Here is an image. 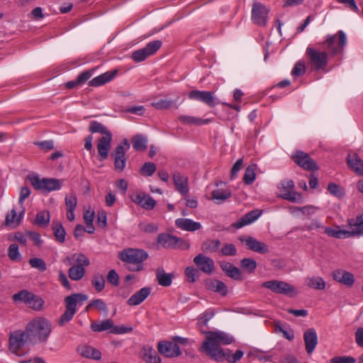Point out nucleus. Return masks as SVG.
Masks as SVG:
<instances>
[{
  "label": "nucleus",
  "mask_w": 363,
  "mask_h": 363,
  "mask_svg": "<svg viewBox=\"0 0 363 363\" xmlns=\"http://www.w3.org/2000/svg\"><path fill=\"white\" fill-rule=\"evenodd\" d=\"M221 245V242L219 240H206L201 247V250L204 253H214L218 251Z\"/></svg>",
  "instance_id": "58836bf2"
},
{
  "label": "nucleus",
  "mask_w": 363,
  "mask_h": 363,
  "mask_svg": "<svg viewBox=\"0 0 363 363\" xmlns=\"http://www.w3.org/2000/svg\"><path fill=\"white\" fill-rule=\"evenodd\" d=\"M29 180L35 189L44 193L59 190L62 187V181L55 178L40 179L38 176L35 175L29 177Z\"/></svg>",
  "instance_id": "0eeeda50"
},
{
  "label": "nucleus",
  "mask_w": 363,
  "mask_h": 363,
  "mask_svg": "<svg viewBox=\"0 0 363 363\" xmlns=\"http://www.w3.org/2000/svg\"><path fill=\"white\" fill-rule=\"evenodd\" d=\"M147 257V252L142 249L127 248L118 253V258L122 262L131 264L128 269L132 272H139L143 270V262Z\"/></svg>",
  "instance_id": "20e7f679"
},
{
  "label": "nucleus",
  "mask_w": 363,
  "mask_h": 363,
  "mask_svg": "<svg viewBox=\"0 0 363 363\" xmlns=\"http://www.w3.org/2000/svg\"><path fill=\"white\" fill-rule=\"evenodd\" d=\"M206 289L219 293L223 296H225L228 294V289L226 285L221 281L218 279H210L206 282Z\"/></svg>",
  "instance_id": "2f4dec72"
},
{
  "label": "nucleus",
  "mask_w": 363,
  "mask_h": 363,
  "mask_svg": "<svg viewBox=\"0 0 363 363\" xmlns=\"http://www.w3.org/2000/svg\"><path fill=\"white\" fill-rule=\"evenodd\" d=\"M303 339L307 353L311 354L318 344V336L315 329L311 328L307 330L304 333Z\"/></svg>",
  "instance_id": "cd10ccee"
},
{
  "label": "nucleus",
  "mask_w": 363,
  "mask_h": 363,
  "mask_svg": "<svg viewBox=\"0 0 363 363\" xmlns=\"http://www.w3.org/2000/svg\"><path fill=\"white\" fill-rule=\"evenodd\" d=\"M157 242L164 248L187 250L190 247V245L184 240L167 233L159 234L157 238Z\"/></svg>",
  "instance_id": "1a4fd4ad"
},
{
  "label": "nucleus",
  "mask_w": 363,
  "mask_h": 363,
  "mask_svg": "<svg viewBox=\"0 0 363 363\" xmlns=\"http://www.w3.org/2000/svg\"><path fill=\"white\" fill-rule=\"evenodd\" d=\"M194 262L203 273L210 274L213 272V260L211 258L203 255V254H199L196 255L194 258Z\"/></svg>",
  "instance_id": "aec40b11"
},
{
  "label": "nucleus",
  "mask_w": 363,
  "mask_h": 363,
  "mask_svg": "<svg viewBox=\"0 0 363 363\" xmlns=\"http://www.w3.org/2000/svg\"><path fill=\"white\" fill-rule=\"evenodd\" d=\"M117 74V70L106 72L104 74L94 77L89 82V85L91 86H99L111 81Z\"/></svg>",
  "instance_id": "7c9ffc66"
},
{
  "label": "nucleus",
  "mask_w": 363,
  "mask_h": 363,
  "mask_svg": "<svg viewBox=\"0 0 363 363\" xmlns=\"http://www.w3.org/2000/svg\"><path fill=\"white\" fill-rule=\"evenodd\" d=\"M262 214V211L256 209L247 213L245 216L240 218L238 220L233 223L232 226L235 228L239 229L245 225H249L256 220Z\"/></svg>",
  "instance_id": "5701e85b"
},
{
  "label": "nucleus",
  "mask_w": 363,
  "mask_h": 363,
  "mask_svg": "<svg viewBox=\"0 0 363 363\" xmlns=\"http://www.w3.org/2000/svg\"><path fill=\"white\" fill-rule=\"evenodd\" d=\"M77 203V199L74 194H69L65 197L67 210H74Z\"/></svg>",
  "instance_id": "680f3d73"
},
{
  "label": "nucleus",
  "mask_w": 363,
  "mask_h": 363,
  "mask_svg": "<svg viewBox=\"0 0 363 363\" xmlns=\"http://www.w3.org/2000/svg\"><path fill=\"white\" fill-rule=\"evenodd\" d=\"M151 288L145 286L135 292L127 301L128 306H135L143 302L150 294Z\"/></svg>",
  "instance_id": "a878e982"
},
{
  "label": "nucleus",
  "mask_w": 363,
  "mask_h": 363,
  "mask_svg": "<svg viewBox=\"0 0 363 363\" xmlns=\"http://www.w3.org/2000/svg\"><path fill=\"white\" fill-rule=\"evenodd\" d=\"M280 196L291 202H299L302 199L301 194L294 191V184L291 179L282 180L279 186Z\"/></svg>",
  "instance_id": "f8f14e48"
},
{
  "label": "nucleus",
  "mask_w": 363,
  "mask_h": 363,
  "mask_svg": "<svg viewBox=\"0 0 363 363\" xmlns=\"http://www.w3.org/2000/svg\"><path fill=\"white\" fill-rule=\"evenodd\" d=\"M50 222V213L47 211L38 212L35 218V223L40 226H45Z\"/></svg>",
  "instance_id": "4d7b16f0"
},
{
  "label": "nucleus",
  "mask_w": 363,
  "mask_h": 363,
  "mask_svg": "<svg viewBox=\"0 0 363 363\" xmlns=\"http://www.w3.org/2000/svg\"><path fill=\"white\" fill-rule=\"evenodd\" d=\"M231 196L229 189H217L211 192L212 199L218 201V203L223 202Z\"/></svg>",
  "instance_id": "a18cd8bd"
},
{
  "label": "nucleus",
  "mask_w": 363,
  "mask_h": 363,
  "mask_svg": "<svg viewBox=\"0 0 363 363\" xmlns=\"http://www.w3.org/2000/svg\"><path fill=\"white\" fill-rule=\"evenodd\" d=\"M305 55L312 70H324L328 67L330 55L318 43L308 45Z\"/></svg>",
  "instance_id": "f03ea898"
},
{
  "label": "nucleus",
  "mask_w": 363,
  "mask_h": 363,
  "mask_svg": "<svg viewBox=\"0 0 363 363\" xmlns=\"http://www.w3.org/2000/svg\"><path fill=\"white\" fill-rule=\"evenodd\" d=\"M70 259L75 266L87 267L90 264L89 259L82 253L73 254Z\"/></svg>",
  "instance_id": "de8ad7c7"
},
{
  "label": "nucleus",
  "mask_w": 363,
  "mask_h": 363,
  "mask_svg": "<svg viewBox=\"0 0 363 363\" xmlns=\"http://www.w3.org/2000/svg\"><path fill=\"white\" fill-rule=\"evenodd\" d=\"M306 72V65L302 60L297 62L291 71V75L297 77L304 74Z\"/></svg>",
  "instance_id": "bf43d9fd"
},
{
  "label": "nucleus",
  "mask_w": 363,
  "mask_h": 363,
  "mask_svg": "<svg viewBox=\"0 0 363 363\" xmlns=\"http://www.w3.org/2000/svg\"><path fill=\"white\" fill-rule=\"evenodd\" d=\"M161 46V40H153L147 43L145 48L133 52L131 57L136 62H143L149 56L154 55Z\"/></svg>",
  "instance_id": "9b49d317"
},
{
  "label": "nucleus",
  "mask_w": 363,
  "mask_h": 363,
  "mask_svg": "<svg viewBox=\"0 0 363 363\" xmlns=\"http://www.w3.org/2000/svg\"><path fill=\"white\" fill-rule=\"evenodd\" d=\"M189 98L204 103L209 107L220 104V101L215 97L214 92L208 91L192 90L189 93Z\"/></svg>",
  "instance_id": "4468645a"
},
{
  "label": "nucleus",
  "mask_w": 363,
  "mask_h": 363,
  "mask_svg": "<svg viewBox=\"0 0 363 363\" xmlns=\"http://www.w3.org/2000/svg\"><path fill=\"white\" fill-rule=\"evenodd\" d=\"M307 284L311 288L319 290L324 289L325 287V281L320 277L308 278L307 279Z\"/></svg>",
  "instance_id": "3c124183"
},
{
  "label": "nucleus",
  "mask_w": 363,
  "mask_h": 363,
  "mask_svg": "<svg viewBox=\"0 0 363 363\" xmlns=\"http://www.w3.org/2000/svg\"><path fill=\"white\" fill-rule=\"evenodd\" d=\"M8 257L13 262H20L21 260V254L19 252V247L17 244L12 243L9 245Z\"/></svg>",
  "instance_id": "09e8293b"
},
{
  "label": "nucleus",
  "mask_w": 363,
  "mask_h": 363,
  "mask_svg": "<svg viewBox=\"0 0 363 363\" xmlns=\"http://www.w3.org/2000/svg\"><path fill=\"white\" fill-rule=\"evenodd\" d=\"M29 264L31 267L37 269L41 272H45L47 269V265L45 261L41 258L34 257L30 258L28 261Z\"/></svg>",
  "instance_id": "6e6d98bb"
},
{
  "label": "nucleus",
  "mask_w": 363,
  "mask_h": 363,
  "mask_svg": "<svg viewBox=\"0 0 363 363\" xmlns=\"http://www.w3.org/2000/svg\"><path fill=\"white\" fill-rule=\"evenodd\" d=\"M324 233L332 238L345 239L356 236L359 232L342 230L340 229V226H336L335 228H325Z\"/></svg>",
  "instance_id": "393cba45"
},
{
  "label": "nucleus",
  "mask_w": 363,
  "mask_h": 363,
  "mask_svg": "<svg viewBox=\"0 0 363 363\" xmlns=\"http://www.w3.org/2000/svg\"><path fill=\"white\" fill-rule=\"evenodd\" d=\"M268 10L260 3H254L252 9V20L259 26H265Z\"/></svg>",
  "instance_id": "a211bd4d"
},
{
  "label": "nucleus",
  "mask_w": 363,
  "mask_h": 363,
  "mask_svg": "<svg viewBox=\"0 0 363 363\" xmlns=\"http://www.w3.org/2000/svg\"><path fill=\"white\" fill-rule=\"evenodd\" d=\"M262 286L276 294H284L292 297L297 294L296 289L291 284L283 281L272 280L262 283Z\"/></svg>",
  "instance_id": "9d476101"
},
{
  "label": "nucleus",
  "mask_w": 363,
  "mask_h": 363,
  "mask_svg": "<svg viewBox=\"0 0 363 363\" xmlns=\"http://www.w3.org/2000/svg\"><path fill=\"white\" fill-rule=\"evenodd\" d=\"M90 306H93V307H95L96 309H98L100 311H103L105 313L108 312V308L106 306V303L104 300L101 298L94 299L90 302Z\"/></svg>",
  "instance_id": "0e129e2a"
},
{
  "label": "nucleus",
  "mask_w": 363,
  "mask_h": 363,
  "mask_svg": "<svg viewBox=\"0 0 363 363\" xmlns=\"http://www.w3.org/2000/svg\"><path fill=\"white\" fill-rule=\"evenodd\" d=\"M141 356L147 363H161V358L151 347H144L141 351Z\"/></svg>",
  "instance_id": "473e14b6"
},
{
  "label": "nucleus",
  "mask_w": 363,
  "mask_h": 363,
  "mask_svg": "<svg viewBox=\"0 0 363 363\" xmlns=\"http://www.w3.org/2000/svg\"><path fill=\"white\" fill-rule=\"evenodd\" d=\"M52 229L56 240L60 243L64 242L65 240L66 232L62 224L59 221H53Z\"/></svg>",
  "instance_id": "79ce46f5"
},
{
  "label": "nucleus",
  "mask_w": 363,
  "mask_h": 363,
  "mask_svg": "<svg viewBox=\"0 0 363 363\" xmlns=\"http://www.w3.org/2000/svg\"><path fill=\"white\" fill-rule=\"evenodd\" d=\"M318 45L325 49L330 57L342 55L347 45V37L343 30H339L335 35H328L325 40L318 43Z\"/></svg>",
  "instance_id": "39448f33"
},
{
  "label": "nucleus",
  "mask_w": 363,
  "mask_h": 363,
  "mask_svg": "<svg viewBox=\"0 0 363 363\" xmlns=\"http://www.w3.org/2000/svg\"><path fill=\"white\" fill-rule=\"evenodd\" d=\"M175 225L183 230L190 232L196 231L201 228L199 222H196L189 218H177L175 220Z\"/></svg>",
  "instance_id": "c756f323"
},
{
  "label": "nucleus",
  "mask_w": 363,
  "mask_h": 363,
  "mask_svg": "<svg viewBox=\"0 0 363 363\" xmlns=\"http://www.w3.org/2000/svg\"><path fill=\"white\" fill-rule=\"evenodd\" d=\"M330 363H356V359L350 356H338L332 358Z\"/></svg>",
  "instance_id": "e2e57ef3"
},
{
  "label": "nucleus",
  "mask_w": 363,
  "mask_h": 363,
  "mask_svg": "<svg viewBox=\"0 0 363 363\" xmlns=\"http://www.w3.org/2000/svg\"><path fill=\"white\" fill-rule=\"evenodd\" d=\"M25 213V209L23 208L22 211L20 213L19 216H17L16 211L13 208L9 212L7 213L5 219V223L6 225L11 226L13 228L17 227L21 219L23 218V216Z\"/></svg>",
  "instance_id": "72a5a7b5"
},
{
  "label": "nucleus",
  "mask_w": 363,
  "mask_h": 363,
  "mask_svg": "<svg viewBox=\"0 0 363 363\" xmlns=\"http://www.w3.org/2000/svg\"><path fill=\"white\" fill-rule=\"evenodd\" d=\"M125 147L126 150H128L130 147V145L127 139H124L123 142L118 145L115 149L114 167L115 169L120 172L123 171L126 164Z\"/></svg>",
  "instance_id": "2eb2a0df"
},
{
  "label": "nucleus",
  "mask_w": 363,
  "mask_h": 363,
  "mask_svg": "<svg viewBox=\"0 0 363 363\" xmlns=\"http://www.w3.org/2000/svg\"><path fill=\"white\" fill-rule=\"evenodd\" d=\"M238 240L244 244L247 249L259 253V254H267L269 252V249L267 245L264 242H260L256 238L250 235H242L238 238Z\"/></svg>",
  "instance_id": "ddd939ff"
},
{
  "label": "nucleus",
  "mask_w": 363,
  "mask_h": 363,
  "mask_svg": "<svg viewBox=\"0 0 363 363\" xmlns=\"http://www.w3.org/2000/svg\"><path fill=\"white\" fill-rule=\"evenodd\" d=\"M131 200L143 208L150 211L156 206V201L150 195L143 192L138 193L131 196Z\"/></svg>",
  "instance_id": "6ab92c4d"
},
{
  "label": "nucleus",
  "mask_w": 363,
  "mask_h": 363,
  "mask_svg": "<svg viewBox=\"0 0 363 363\" xmlns=\"http://www.w3.org/2000/svg\"><path fill=\"white\" fill-rule=\"evenodd\" d=\"M113 322L111 319H106L101 322L93 323L91 324V329L94 332H102L108 329L112 330Z\"/></svg>",
  "instance_id": "37998d69"
},
{
  "label": "nucleus",
  "mask_w": 363,
  "mask_h": 363,
  "mask_svg": "<svg viewBox=\"0 0 363 363\" xmlns=\"http://www.w3.org/2000/svg\"><path fill=\"white\" fill-rule=\"evenodd\" d=\"M179 96L176 100H167L165 99H160L157 101H155L151 103L152 107L157 110H166L171 108H178V105L177 104Z\"/></svg>",
  "instance_id": "e433bc0d"
},
{
  "label": "nucleus",
  "mask_w": 363,
  "mask_h": 363,
  "mask_svg": "<svg viewBox=\"0 0 363 363\" xmlns=\"http://www.w3.org/2000/svg\"><path fill=\"white\" fill-rule=\"evenodd\" d=\"M172 178L174 181L176 189L182 195H187L189 192L188 188V178L182 175L179 172H174L172 174Z\"/></svg>",
  "instance_id": "bb28decb"
},
{
  "label": "nucleus",
  "mask_w": 363,
  "mask_h": 363,
  "mask_svg": "<svg viewBox=\"0 0 363 363\" xmlns=\"http://www.w3.org/2000/svg\"><path fill=\"white\" fill-rule=\"evenodd\" d=\"M173 277V274L166 273L163 268H158L156 270V279L160 286H170L172 284Z\"/></svg>",
  "instance_id": "c9c22d12"
},
{
  "label": "nucleus",
  "mask_w": 363,
  "mask_h": 363,
  "mask_svg": "<svg viewBox=\"0 0 363 363\" xmlns=\"http://www.w3.org/2000/svg\"><path fill=\"white\" fill-rule=\"evenodd\" d=\"M31 298H33V293L26 289L21 290L12 296V300L15 303H23L26 306L30 303Z\"/></svg>",
  "instance_id": "ea45409f"
},
{
  "label": "nucleus",
  "mask_w": 363,
  "mask_h": 363,
  "mask_svg": "<svg viewBox=\"0 0 363 363\" xmlns=\"http://www.w3.org/2000/svg\"><path fill=\"white\" fill-rule=\"evenodd\" d=\"M291 158L295 163L304 169L310 171H316L318 169L315 162L310 157L308 154L303 151H296Z\"/></svg>",
  "instance_id": "dca6fc26"
},
{
  "label": "nucleus",
  "mask_w": 363,
  "mask_h": 363,
  "mask_svg": "<svg viewBox=\"0 0 363 363\" xmlns=\"http://www.w3.org/2000/svg\"><path fill=\"white\" fill-rule=\"evenodd\" d=\"M112 137L101 138L96 145L98 157L100 161L106 160L111 147Z\"/></svg>",
  "instance_id": "b1692460"
},
{
  "label": "nucleus",
  "mask_w": 363,
  "mask_h": 363,
  "mask_svg": "<svg viewBox=\"0 0 363 363\" xmlns=\"http://www.w3.org/2000/svg\"><path fill=\"white\" fill-rule=\"evenodd\" d=\"M328 191L333 196L341 198L344 196L345 192L343 189L335 183H330L328 186Z\"/></svg>",
  "instance_id": "052dcab7"
},
{
  "label": "nucleus",
  "mask_w": 363,
  "mask_h": 363,
  "mask_svg": "<svg viewBox=\"0 0 363 363\" xmlns=\"http://www.w3.org/2000/svg\"><path fill=\"white\" fill-rule=\"evenodd\" d=\"M349 168L357 175L363 176V160L355 152H350L347 157Z\"/></svg>",
  "instance_id": "4be33fe9"
},
{
  "label": "nucleus",
  "mask_w": 363,
  "mask_h": 363,
  "mask_svg": "<svg viewBox=\"0 0 363 363\" xmlns=\"http://www.w3.org/2000/svg\"><path fill=\"white\" fill-rule=\"evenodd\" d=\"M178 120L185 125H206L211 122V119H202L200 118L191 116H179L178 117Z\"/></svg>",
  "instance_id": "4c0bfd02"
},
{
  "label": "nucleus",
  "mask_w": 363,
  "mask_h": 363,
  "mask_svg": "<svg viewBox=\"0 0 363 363\" xmlns=\"http://www.w3.org/2000/svg\"><path fill=\"white\" fill-rule=\"evenodd\" d=\"M206 337L203 342L200 351H203L206 354L218 362H223L224 359L230 363H236L244 355L242 350H237L234 354H231L230 350H223L221 345H230L234 340L233 337L223 331H208L205 332Z\"/></svg>",
  "instance_id": "f257e3e1"
},
{
  "label": "nucleus",
  "mask_w": 363,
  "mask_h": 363,
  "mask_svg": "<svg viewBox=\"0 0 363 363\" xmlns=\"http://www.w3.org/2000/svg\"><path fill=\"white\" fill-rule=\"evenodd\" d=\"M76 352L81 357L86 359L100 360L101 359V352L88 345H79L76 348Z\"/></svg>",
  "instance_id": "412c9836"
},
{
  "label": "nucleus",
  "mask_w": 363,
  "mask_h": 363,
  "mask_svg": "<svg viewBox=\"0 0 363 363\" xmlns=\"http://www.w3.org/2000/svg\"><path fill=\"white\" fill-rule=\"evenodd\" d=\"M226 275L235 280H242L241 271L234 265L230 268Z\"/></svg>",
  "instance_id": "338daca9"
},
{
  "label": "nucleus",
  "mask_w": 363,
  "mask_h": 363,
  "mask_svg": "<svg viewBox=\"0 0 363 363\" xmlns=\"http://www.w3.org/2000/svg\"><path fill=\"white\" fill-rule=\"evenodd\" d=\"M238 250L235 245L232 243H225L223 245L218 253L220 256H235Z\"/></svg>",
  "instance_id": "864d4df0"
},
{
  "label": "nucleus",
  "mask_w": 363,
  "mask_h": 363,
  "mask_svg": "<svg viewBox=\"0 0 363 363\" xmlns=\"http://www.w3.org/2000/svg\"><path fill=\"white\" fill-rule=\"evenodd\" d=\"M88 299V296L83 294H73L65 298V311L60 316L58 324L60 326L65 325L69 322L77 313V305L82 304Z\"/></svg>",
  "instance_id": "423d86ee"
},
{
  "label": "nucleus",
  "mask_w": 363,
  "mask_h": 363,
  "mask_svg": "<svg viewBox=\"0 0 363 363\" xmlns=\"http://www.w3.org/2000/svg\"><path fill=\"white\" fill-rule=\"evenodd\" d=\"M35 145L38 146L41 150L44 151H49L54 148V143L52 140H45L42 142L35 143Z\"/></svg>",
  "instance_id": "774afa93"
},
{
  "label": "nucleus",
  "mask_w": 363,
  "mask_h": 363,
  "mask_svg": "<svg viewBox=\"0 0 363 363\" xmlns=\"http://www.w3.org/2000/svg\"><path fill=\"white\" fill-rule=\"evenodd\" d=\"M27 342H32V339L27 329L25 331L15 330L10 334L9 350L16 355L21 356V350Z\"/></svg>",
  "instance_id": "6e6552de"
},
{
  "label": "nucleus",
  "mask_w": 363,
  "mask_h": 363,
  "mask_svg": "<svg viewBox=\"0 0 363 363\" xmlns=\"http://www.w3.org/2000/svg\"><path fill=\"white\" fill-rule=\"evenodd\" d=\"M133 147L136 151H145L147 147V139L143 135L138 134L133 137Z\"/></svg>",
  "instance_id": "a19ab883"
},
{
  "label": "nucleus",
  "mask_w": 363,
  "mask_h": 363,
  "mask_svg": "<svg viewBox=\"0 0 363 363\" xmlns=\"http://www.w3.org/2000/svg\"><path fill=\"white\" fill-rule=\"evenodd\" d=\"M119 276L114 269H111L107 274V281L114 286L119 285Z\"/></svg>",
  "instance_id": "69168bd1"
},
{
  "label": "nucleus",
  "mask_w": 363,
  "mask_h": 363,
  "mask_svg": "<svg viewBox=\"0 0 363 363\" xmlns=\"http://www.w3.org/2000/svg\"><path fill=\"white\" fill-rule=\"evenodd\" d=\"M105 279L102 274H96L91 279V284L97 292H101L105 287Z\"/></svg>",
  "instance_id": "8fccbe9b"
},
{
  "label": "nucleus",
  "mask_w": 363,
  "mask_h": 363,
  "mask_svg": "<svg viewBox=\"0 0 363 363\" xmlns=\"http://www.w3.org/2000/svg\"><path fill=\"white\" fill-rule=\"evenodd\" d=\"M158 352L168 358H173L181 354L179 346L174 342H160L157 345Z\"/></svg>",
  "instance_id": "f3484780"
},
{
  "label": "nucleus",
  "mask_w": 363,
  "mask_h": 363,
  "mask_svg": "<svg viewBox=\"0 0 363 363\" xmlns=\"http://www.w3.org/2000/svg\"><path fill=\"white\" fill-rule=\"evenodd\" d=\"M240 267L249 274L255 272L257 268V262L252 258H243L240 262Z\"/></svg>",
  "instance_id": "49530a36"
},
{
  "label": "nucleus",
  "mask_w": 363,
  "mask_h": 363,
  "mask_svg": "<svg viewBox=\"0 0 363 363\" xmlns=\"http://www.w3.org/2000/svg\"><path fill=\"white\" fill-rule=\"evenodd\" d=\"M155 164L152 162H145L140 168V172L145 177H151L156 171Z\"/></svg>",
  "instance_id": "13d9d810"
},
{
  "label": "nucleus",
  "mask_w": 363,
  "mask_h": 363,
  "mask_svg": "<svg viewBox=\"0 0 363 363\" xmlns=\"http://www.w3.org/2000/svg\"><path fill=\"white\" fill-rule=\"evenodd\" d=\"M30 299V303L27 305L28 308L34 311H40L43 309L45 302L41 297L33 294V298Z\"/></svg>",
  "instance_id": "5fc2aeb1"
},
{
  "label": "nucleus",
  "mask_w": 363,
  "mask_h": 363,
  "mask_svg": "<svg viewBox=\"0 0 363 363\" xmlns=\"http://www.w3.org/2000/svg\"><path fill=\"white\" fill-rule=\"evenodd\" d=\"M89 131L91 133H99L102 135L101 138L113 137L111 133L102 123L92 121L89 123Z\"/></svg>",
  "instance_id": "f704fd0d"
},
{
  "label": "nucleus",
  "mask_w": 363,
  "mask_h": 363,
  "mask_svg": "<svg viewBox=\"0 0 363 363\" xmlns=\"http://www.w3.org/2000/svg\"><path fill=\"white\" fill-rule=\"evenodd\" d=\"M255 164L248 166L245 172L243 181L245 184H251L255 179Z\"/></svg>",
  "instance_id": "603ef678"
},
{
  "label": "nucleus",
  "mask_w": 363,
  "mask_h": 363,
  "mask_svg": "<svg viewBox=\"0 0 363 363\" xmlns=\"http://www.w3.org/2000/svg\"><path fill=\"white\" fill-rule=\"evenodd\" d=\"M26 329L30 337H35L39 342L45 343L51 334L52 325L46 318L38 317L27 324Z\"/></svg>",
  "instance_id": "7ed1b4c3"
},
{
  "label": "nucleus",
  "mask_w": 363,
  "mask_h": 363,
  "mask_svg": "<svg viewBox=\"0 0 363 363\" xmlns=\"http://www.w3.org/2000/svg\"><path fill=\"white\" fill-rule=\"evenodd\" d=\"M85 268L82 266H75L73 264L68 270V274L71 279L78 281L83 278L85 274Z\"/></svg>",
  "instance_id": "c03bdc74"
},
{
  "label": "nucleus",
  "mask_w": 363,
  "mask_h": 363,
  "mask_svg": "<svg viewBox=\"0 0 363 363\" xmlns=\"http://www.w3.org/2000/svg\"><path fill=\"white\" fill-rule=\"evenodd\" d=\"M333 277L336 281L347 286H351L354 282V275L345 270L336 269L333 272Z\"/></svg>",
  "instance_id": "c85d7f7f"
}]
</instances>
